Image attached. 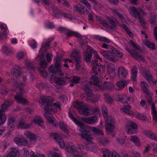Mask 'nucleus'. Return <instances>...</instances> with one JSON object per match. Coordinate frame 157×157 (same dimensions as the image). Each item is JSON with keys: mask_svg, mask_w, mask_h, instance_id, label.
I'll list each match as a JSON object with an SVG mask.
<instances>
[{"mask_svg": "<svg viewBox=\"0 0 157 157\" xmlns=\"http://www.w3.org/2000/svg\"><path fill=\"white\" fill-rule=\"evenodd\" d=\"M80 80V78L79 77L74 76L71 80V82L74 83H78Z\"/></svg>", "mask_w": 157, "mask_h": 157, "instance_id": "obj_63", "label": "nucleus"}, {"mask_svg": "<svg viewBox=\"0 0 157 157\" xmlns=\"http://www.w3.org/2000/svg\"><path fill=\"white\" fill-rule=\"evenodd\" d=\"M143 133L146 136L151 139L156 140L155 135L152 132L145 130L143 132Z\"/></svg>", "mask_w": 157, "mask_h": 157, "instance_id": "obj_41", "label": "nucleus"}, {"mask_svg": "<svg viewBox=\"0 0 157 157\" xmlns=\"http://www.w3.org/2000/svg\"><path fill=\"white\" fill-rule=\"evenodd\" d=\"M75 10L78 12L80 13L87 14L88 11L87 9L83 6L80 4H78L74 6Z\"/></svg>", "mask_w": 157, "mask_h": 157, "instance_id": "obj_21", "label": "nucleus"}, {"mask_svg": "<svg viewBox=\"0 0 157 157\" xmlns=\"http://www.w3.org/2000/svg\"><path fill=\"white\" fill-rule=\"evenodd\" d=\"M59 126L61 129L63 130L67 134L68 133V131L66 128V126L63 122L60 123L59 124Z\"/></svg>", "mask_w": 157, "mask_h": 157, "instance_id": "obj_61", "label": "nucleus"}, {"mask_svg": "<svg viewBox=\"0 0 157 157\" xmlns=\"http://www.w3.org/2000/svg\"><path fill=\"white\" fill-rule=\"evenodd\" d=\"M13 141L19 146L27 145L28 144L29 146V145L26 139L22 135H18L15 137Z\"/></svg>", "mask_w": 157, "mask_h": 157, "instance_id": "obj_13", "label": "nucleus"}, {"mask_svg": "<svg viewBox=\"0 0 157 157\" xmlns=\"http://www.w3.org/2000/svg\"><path fill=\"white\" fill-rule=\"evenodd\" d=\"M20 151L17 148H11L6 157H20Z\"/></svg>", "mask_w": 157, "mask_h": 157, "instance_id": "obj_17", "label": "nucleus"}, {"mask_svg": "<svg viewBox=\"0 0 157 157\" xmlns=\"http://www.w3.org/2000/svg\"><path fill=\"white\" fill-rule=\"evenodd\" d=\"M49 81L52 83L55 81L58 85H63L65 84L64 81L61 78L56 77L53 75L51 76V78H50Z\"/></svg>", "mask_w": 157, "mask_h": 157, "instance_id": "obj_26", "label": "nucleus"}, {"mask_svg": "<svg viewBox=\"0 0 157 157\" xmlns=\"http://www.w3.org/2000/svg\"><path fill=\"white\" fill-rule=\"evenodd\" d=\"M130 53L132 56L135 57L137 60L144 61L145 60L143 57L142 56L139 55L138 53L135 51L132 50L130 52Z\"/></svg>", "mask_w": 157, "mask_h": 157, "instance_id": "obj_34", "label": "nucleus"}, {"mask_svg": "<svg viewBox=\"0 0 157 157\" xmlns=\"http://www.w3.org/2000/svg\"><path fill=\"white\" fill-rule=\"evenodd\" d=\"M2 52L6 54H9L13 51L12 47L9 44H5L2 48L1 49Z\"/></svg>", "mask_w": 157, "mask_h": 157, "instance_id": "obj_27", "label": "nucleus"}, {"mask_svg": "<svg viewBox=\"0 0 157 157\" xmlns=\"http://www.w3.org/2000/svg\"><path fill=\"white\" fill-rule=\"evenodd\" d=\"M130 13L136 18H138L139 21L141 24H144L146 23L145 21L140 15V13L137 10L136 8L130 7L128 10Z\"/></svg>", "mask_w": 157, "mask_h": 157, "instance_id": "obj_12", "label": "nucleus"}, {"mask_svg": "<svg viewBox=\"0 0 157 157\" xmlns=\"http://www.w3.org/2000/svg\"><path fill=\"white\" fill-rule=\"evenodd\" d=\"M82 127H80L79 131L81 133V136L85 139L87 141H90L93 139V136L87 134L86 131L82 128Z\"/></svg>", "mask_w": 157, "mask_h": 157, "instance_id": "obj_18", "label": "nucleus"}, {"mask_svg": "<svg viewBox=\"0 0 157 157\" xmlns=\"http://www.w3.org/2000/svg\"><path fill=\"white\" fill-rule=\"evenodd\" d=\"M138 70L135 66H133L131 71L132 78L133 82L135 83H136V78L137 76Z\"/></svg>", "mask_w": 157, "mask_h": 157, "instance_id": "obj_32", "label": "nucleus"}, {"mask_svg": "<svg viewBox=\"0 0 157 157\" xmlns=\"http://www.w3.org/2000/svg\"><path fill=\"white\" fill-rule=\"evenodd\" d=\"M55 63V65H51L48 68V70L51 72L58 74L59 75L62 76L63 75V73L60 67L62 66L61 63L62 61V59L58 56L54 58L53 60Z\"/></svg>", "mask_w": 157, "mask_h": 157, "instance_id": "obj_7", "label": "nucleus"}, {"mask_svg": "<svg viewBox=\"0 0 157 157\" xmlns=\"http://www.w3.org/2000/svg\"><path fill=\"white\" fill-rule=\"evenodd\" d=\"M78 112L79 113L86 116L91 115L93 113L91 108L86 105L82 110L79 111Z\"/></svg>", "mask_w": 157, "mask_h": 157, "instance_id": "obj_19", "label": "nucleus"}, {"mask_svg": "<svg viewBox=\"0 0 157 157\" xmlns=\"http://www.w3.org/2000/svg\"><path fill=\"white\" fill-rule=\"evenodd\" d=\"M118 98L119 101L123 103L126 104L128 103L127 96L124 95L122 97H119Z\"/></svg>", "mask_w": 157, "mask_h": 157, "instance_id": "obj_56", "label": "nucleus"}, {"mask_svg": "<svg viewBox=\"0 0 157 157\" xmlns=\"http://www.w3.org/2000/svg\"><path fill=\"white\" fill-rule=\"evenodd\" d=\"M145 45L149 48L152 49H155V45L152 43L150 42L148 40H146L144 42Z\"/></svg>", "mask_w": 157, "mask_h": 157, "instance_id": "obj_52", "label": "nucleus"}, {"mask_svg": "<svg viewBox=\"0 0 157 157\" xmlns=\"http://www.w3.org/2000/svg\"><path fill=\"white\" fill-rule=\"evenodd\" d=\"M49 48V44L48 43H43L42 46L39 51V55L36 57V58L37 60H40L39 65L40 68L44 69L47 67V63L46 60L43 59L44 56V53Z\"/></svg>", "mask_w": 157, "mask_h": 157, "instance_id": "obj_5", "label": "nucleus"}, {"mask_svg": "<svg viewBox=\"0 0 157 157\" xmlns=\"http://www.w3.org/2000/svg\"><path fill=\"white\" fill-rule=\"evenodd\" d=\"M114 86L113 84L106 82L104 84H101V85H99V88H98V90H103L105 89H107L109 90H111L114 88Z\"/></svg>", "mask_w": 157, "mask_h": 157, "instance_id": "obj_22", "label": "nucleus"}, {"mask_svg": "<svg viewBox=\"0 0 157 157\" xmlns=\"http://www.w3.org/2000/svg\"><path fill=\"white\" fill-rule=\"evenodd\" d=\"M96 19L100 24H102L105 27L110 28L112 29L114 28L116 25L115 22L112 18L109 17H107V19L108 21V23L101 17L97 16H96Z\"/></svg>", "mask_w": 157, "mask_h": 157, "instance_id": "obj_8", "label": "nucleus"}, {"mask_svg": "<svg viewBox=\"0 0 157 157\" xmlns=\"http://www.w3.org/2000/svg\"><path fill=\"white\" fill-rule=\"evenodd\" d=\"M0 28L1 30H4L3 33L5 34H7L9 33V31L7 29V25L4 23L0 22Z\"/></svg>", "mask_w": 157, "mask_h": 157, "instance_id": "obj_49", "label": "nucleus"}, {"mask_svg": "<svg viewBox=\"0 0 157 157\" xmlns=\"http://www.w3.org/2000/svg\"><path fill=\"white\" fill-rule=\"evenodd\" d=\"M24 135L29 139L33 140H35L37 138L36 135L28 131L25 132Z\"/></svg>", "mask_w": 157, "mask_h": 157, "instance_id": "obj_43", "label": "nucleus"}, {"mask_svg": "<svg viewBox=\"0 0 157 157\" xmlns=\"http://www.w3.org/2000/svg\"><path fill=\"white\" fill-rule=\"evenodd\" d=\"M68 115L70 118L74 121L76 124L78 125L80 127H82L83 125V123L75 118L71 113H69Z\"/></svg>", "mask_w": 157, "mask_h": 157, "instance_id": "obj_39", "label": "nucleus"}, {"mask_svg": "<svg viewBox=\"0 0 157 157\" xmlns=\"http://www.w3.org/2000/svg\"><path fill=\"white\" fill-rule=\"evenodd\" d=\"M95 38L96 40H100L108 43H109L111 41L109 39L106 37H102L99 36H96L95 37Z\"/></svg>", "mask_w": 157, "mask_h": 157, "instance_id": "obj_53", "label": "nucleus"}, {"mask_svg": "<svg viewBox=\"0 0 157 157\" xmlns=\"http://www.w3.org/2000/svg\"><path fill=\"white\" fill-rule=\"evenodd\" d=\"M16 121L13 118H10L8 120V128H11V130H13V127L16 124Z\"/></svg>", "mask_w": 157, "mask_h": 157, "instance_id": "obj_37", "label": "nucleus"}, {"mask_svg": "<svg viewBox=\"0 0 157 157\" xmlns=\"http://www.w3.org/2000/svg\"><path fill=\"white\" fill-rule=\"evenodd\" d=\"M78 147L80 151L77 150L75 146L72 143L70 144L67 147V151L71 154L72 157H81L84 155L82 153V150L84 148V146L82 145H79Z\"/></svg>", "mask_w": 157, "mask_h": 157, "instance_id": "obj_6", "label": "nucleus"}, {"mask_svg": "<svg viewBox=\"0 0 157 157\" xmlns=\"http://www.w3.org/2000/svg\"><path fill=\"white\" fill-rule=\"evenodd\" d=\"M86 130L89 132H92L94 134L103 136L104 133L101 129L95 127H87Z\"/></svg>", "mask_w": 157, "mask_h": 157, "instance_id": "obj_20", "label": "nucleus"}, {"mask_svg": "<svg viewBox=\"0 0 157 157\" xmlns=\"http://www.w3.org/2000/svg\"><path fill=\"white\" fill-rule=\"evenodd\" d=\"M90 83L94 85H97L98 88H99V85H101V83H100L99 79L96 76H92L90 79Z\"/></svg>", "mask_w": 157, "mask_h": 157, "instance_id": "obj_33", "label": "nucleus"}, {"mask_svg": "<svg viewBox=\"0 0 157 157\" xmlns=\"http://www.w3.org/2000/svg\"><path fill=\"white\" fill-rule=\"evenodd\" d=\"M21 152L24 156L27 157L29 155V152L26 148H24L21 151Z\"/></svg>", "mask_w": 157, "mask_h": 157, "instance_id": "obj_64", "label": "nucleus"}, {"mask_svg": "<svg viewBox=\"0 0 157 157\" xmlns=\"http://www.w3.org/2000/svg\"><path fill=\"white\" fill-rule=\"evenodd\" d=\"M46 26L49 29H53L54 28V25L52 22L47 21L45 23Z\"/></svg>", "mask_w": 157, "mask_h": 157, "instance_id": "obj_57", "label": "nucleus"}, {"mask_svg": "<svg viewBox=\"0 0 157 157\" xmlns=\"http://www.w3.org/2000/svg\"><path fill=\"white\" fill-rule=\"evenodd\" d=\"M99 141L100 143L103 145H106L109 142V141L107 138L105 137H102L99 140Z\"/></svg>", "mask_w": 157, "mask_h": 157, "instance_id": "obj_55", "label": "nucleus"}, {"mask_svg": "<svg viewBox=\"0 0 157 157\" xmlns=\"http://www.w3.org/2000/svg\"><path fill=\"white\" fill-rule=\"evenodd\" d=\"M85 105L83 102L77 101L73 104L74 107L79 111L82 110Z\"/></svg>", "mask_w": 157, "mask_h": 157, "instance_id": "obj_35", "label": "nucleus"}, {"mask_svg": "<svg viewBox=\"0 0 157 157\" xmlns=\"http://www.w3.org/2000/svg\"><path fill=\"white\" fill-rule=\"evenodd\" d=\"M70 57L75 61L76 63V68L79 70L80 68L79 63L80 62L81 56L78 52L75 50L70 55Z\"/></svg>", "mask_w": 157, "mask_h": 157, "instance_id": "obj_14", "label": "nucleus"}, {"mask_svg": "<svg viewBox=\"0 0 157 157\" xmlns=\"http://www.w3.org/2000/svg\"><path fill=\"white\" fill-rule=\"evenodd\" d=\"M52 8L55 17L57 18H61L62 15L59 10L56 7L55 5H52Z\"/></svg>", "mask_w": 157, "mask_h": 157, "instance_id": "obj_30", "label": "nucleus"}, {"mask_svg": "<svg viewBox=\"0 0 157 157\" xmlns=\"http://www.w3.org/2000/svg\"><path fill=\"white\" fill-rule=\"evenodd\" d=\"M131 107L129 105L125 106L123 108L121 109V110L127 114L131 116L133 114V112L130 110Z\"/></svg>", "mask_w": 157, "mask_h": 157, "instance_id": "obj_36", "label": "nucleus"}, {"mask_svg": "<svg viewBox=\"0 0 157 157\" xmlns=\"http://www.w3.org/2000/svg\"><path fill=\"white\" fill-rule=\"evenodd\" d=\"M66 32V35L67 36H74L78 37H81V35L78 32L67 30Z\"/></svg>", "mask_w": 157, "mask_h": 157, "instance_id": "obj_42", "label": "nucleus"}, {"mask_svg": "<svg viewBox=\"0 0 157 157\" xmlns=\"http://www.w3.org/2000/svg\"><path fill=\"white\" fill-rule=\"evenodd\" d=\"M11 103V102L8 101H6L2 105V108L0 110V113H2L6 110L8 107L10 106Z\"/></svg>", "mask_w": 157, "mask_h": 157, "instance_id": "obj_40", "label": "nucleus"}, {"mask_svg": "<svg viewBox=\"0 0 157 157\" xmlns=\"http://www.w3.org/2000/svg\"><path fill=\"white\" fill-rule=\"evenodd\" d=\"M142 76L148 81L152 80V76L148 71H144L141 72Z\"/></svg>", "mask_w": 157, "mask_h": 157, "instance_id": "obj_29", "label": "nucleus"}, {"mask_svg": "<svg viewBox=\"0 0 157 157\" xmlns=\"http://www.w3.org/2000/svg\"><path fill=\"white\" fill-rule=\"evenodd\" d=\"M113 12L116 16H118L121 20L122 23V24L121 25V27L126 31L127 33L130 36L132 37L133 36V34L130 31L129 29L127 27L126 25L127 23L124 19V17L115 10H113Z\"/></svg>", "mask_w": 157, "mask_h": 157, "instance_id": "obj_9", "label": "nucleus"}, {"mask_svg": "<svg viewBox=\"0 0 157 157\" xmlns=\"http://www.w3.org/2000/svg\"><path fill=\"white\" fill-rule=\"evenodd\" d=\"M11 72L13 76L15 77L20 76L21 73V70L17 68H13Z\"/></svg>", "mask_w": 157, "mask_h": 157, "instance_id": "obj_46", "label": "nucleus"}, {"mask_svg": "<svg viewBox=\"0 0 157 157\" xmlns=\"http://www.w3.org/2000/svg\"><path fill=\"white\" fill-rule=\"evenodd\" d=\"M82 86L83 89L86 93L87 95L90 98H93V100L94 102H97L99 100V96H94L92 91L90 90L87 86L85 85L84 83L82 84Z\"/></svg>", "mask_w": 157, "mask_h": 157, "instance_id": "obj_15", "label": "nucleus"}, {"mask_svg": "<svg viewBox=\"0 0 157 157\" xmlns=\"http://www.w3.org/2000/svg\"><path fill=\"white\" fill-rule=\"evenodd\" d=\"M130 140L137 147L141 146L140 141L138 137L136 136H132L130 137Z\"/></svg>", "mask_w": 157, "mask_h": 157, "instance_id": "obj_38", "label": "nucleus"}, {"mask_svg": "<svg viewBox=\"0 0 157 157\" xmlns=\"http://www.w3.org/2000/svg\"><path fill=\"white\" fill-rule=\"evenodd\" d=\"M53 98L51 97L42 96L40 97L39 102L41 106L46 104L44 107L45 113L44 114V117L49 123L55 124V118L52 115L60 108V105L59 102L50 104L53 101Z\"/></svg>", "mask_w": 157, "mask_h": 157, "instance_id": "obj_1", "label": "nucleus"}, {"mask_svg": "<svg viewBox=\"0 0 157 157\" xmlns=\"http://www.w3.org/2000/svg\"><path fill=\"white\" fill-rule=\"evenodd\" d=\"M6 121L5 116L2 113H0V125L3 124Z\"/></svg>", "mask_w": 157, "mask_h": 157, "instance_id": "obj_59", "label": "nucleus"}, {"mask_svg": "<svg viewBox=\"0 0 157 157\" xmlns=\"http://www.w3.org/2000/svg\"><path fill=\"white\" fill-rule=\"evenodd\" d=\"M24 66L23 67L24 70L22 74V82H19L16 81L13 82V83L15 87H17L21 92L25 91L24 87L25 86L27 80V76H29L30 78L33 79L34 77L31 72V71L34 70V67L32 65L30 60L28 59L24 60Z\"/></svg>", "mask_w": 157, "mask_h": 157, "instance_id": "obj_2", "label": "nucleus"}, {"mask_svg": "<svg viewBox=\"0 0 157 157\" xmlns=\"http://www.w3.org/2000/svg\"><path fill=\"white\" fill-rule=\"evenodd\" d=\"M89 52H91L92 54V53H94V56L97 59L101 61L102 60V59L99 57L96 51L92 49L89 48Z\"/></svg>", "mask_w": 157, "mask_h": 157, "instance_id": "obj_62", "label": "nucleus"}, {"mask_svg": "<svg viewBox=\"0 0 157 157\" xmlns=\"http://www.w3.org/2000/svg\"><path fill=\"white\" fill-rule=\"evenodd\" d=\"M100 67L98 65H96L92 68L93 71L96 74H99L98 73L100 72Z\"/></svg>", "mask_w": 157, "mask_h": 157, "instance_id": "obj_60", "label": "nucleus"}, {"mask_svg": "<svg viewBox=\"0 0 157 157\" xmlns=\"http://www.w3.org/2000/svg\"><path fill=\"white\" fill-rule=\"evenodd\" d=\"M127 71L123 67H120L118 68V75L120 78H125L128 75Z\"/></svg>", "mask_w": 157, "mask_h": 157, "instance_id": "obj_28", "label": "nucleus"}, {"mask_svg": "<svg viewBox=\"0 0 157 157\" xmlns=\"http://www.w3.org/2000/svg\"><path fill=\"white\" fill-rule=\"evenodd\" d=\"M15 99L18 102L23 104H26L28 102L27 100L23 97L21 93H17L15 96Z\"/></svg>", "mask_w": 157, "mask_h": 157, "instance_id": "obj_25", "label": "nucleus"}, {"mask_svg": "<svg viewBox=\"0 0 157 157\" xmlns=\"http://www.w3.org/2000/svg\"><path fill=\"white\" fill-rule=\"evenodd\" d=\"M25 52L20 51L18 52L16 54V58L18 60L22 59L26 56Z\"/></svg>", "mask_w": 157, "mask_h": 157, "instance_id": "obj_47", "label": "nucleus"}, {"mask_svg": "<svg viewBox=\"0 0 157 157\" xmlns=\"http://www.w3.org/2000/svg\"><path fill=\"white\" fill-rule=\"evenodd\" d=\"M17 127L18 128L27 129L30 128L29 124H27L25 122V120L22 118L19 119L18 121Z\"/></svg>", "mask_w": 157, "mask_h": 157, "instance_id": "obj_24", "label": "nucleus"}, {"mask_svg": "<svg viewBox=\"0 0 157 157\" xmlns=\"http://www.w3.org/2000/svg\"><path fill=\"white\" fill-rule=\"evenodd\" d=\"M44 124L43 121L40 116H35L30 118L29 124L31 128L36 124H38L40 127H43Z\"/></svg>", "mask_w": 157, "mask_h": 157, "instance_id": "obj_11", "label": "nucleus"}, {"mask_svg": "<svg viewBox=\"0 0 157 157\" xmlns=\"http://www.w3.org/2000/svg\"><path fill=\"white\" fill-rule=\"evenodd\" d=\"M131 116L141 120H143L144 118V116L142 114L137 112H135L134 113H133V114L131 115Z\"/></svg>", "mask_w": 157, "mask_h": 157, "instance_id": "obj_54", "label": "nucleus"}, {"mask_svg": "<svg viewBox=\"0 0 157 157\" xmlns=\"http://www.w3.org/2000/svg\"><path fill=\"white\" fill-rule=\"evenodd\" d=\"M82 120L89 124H91L94 123L97 120V117L95 116L91 117H81Z\"/></svg>", "mask_w": 157, "mask_h": 157, "instance_id": "obj_23", "label": "nucleus"}, {"mask_svg": "<svg viewBox=\"0 0 157 157\" xmlns=\"http://www.w3.org/2000/svg\"><path fill=\"white\" fill-rule=\"evenodd\" d=\"M125 129L128 134H135L137 132V126L134 121H130L126 126Z\"/></svg>", "mask_w": 157, "mask_h": 157, "instance_id": "obj_10", "label": "nucleus"}, {"mask_svg": "<svg viewBox=\"0 0 157 157\" xmlns=\"http://www.w3.org/2000/svg\"><path fill=\"white\" fill-rule=\"evenodd\" d=\"M80 2L84 4L88 10H90L91 9V5L86 0H80Z\"/></svg>", "mask_w": 157, "mask_h": 157, "instance_id": "obj_58", "label": "nucleus"}, {"mask_svg": "<svg viewBox=\"0 0 157 157\" xmlns=\"http://www.w3.org/2000/svg\"><path fill=\"white\" fill-rule=\"evenodd\" d=\"M87 51L84 53L86 61L87 63L89 62L90 61V59L92 56V54L91 52H89L90 47L87 46Z\"/></svg>", "mask_w": 157, "mask_h": 157, "instance_id": "obj_31", "label": "nucleus"}, {"mask_svg": "<svg viewBox=\"0 0 157 157\" xmlns=\"http://www.w3.org/2000/svg\"><path fill=\"white\" fill-rule=\"evenodd\" d=\"M102 112L105 121V126L106 132L110 134L113 132L114 129V120L111 115L107 114V110L105 105L102 107Z\"/></svg>", "mask_w": 157, "mask_h": 157, "instance_id": "obj_4", "label": "nucleus"}, {"mask_svg": "<svg viewBox=\"0 0 157 157\" xmlns=\"http://www.w3.org/2000/svg\"><path fill=\"white\" fill-rule=\"evenodd\" d=\"M126 85V83L124 81H119L117 83V85L119 87L118 90L123 88Z\"/></svg>", "mask_w": 157, "mask_h": 157, "instance_id": "obj_51", "label": "nucleus"}, {"mask_svg": "<svg viewBox=\"0 0 157 157\" xmlns=\"http://www.w3.org/2000/svg\"><path fill=\"white\" fill-rule=\"evenodd\" d=\"M107 71L108 73L112 76H114L115 75V69L112 67V65H108L107 67Z\"/></svg>", "mask_w": 157, "mask_h": 157, "instance_id": "obj_48", "label": "nucleus"}, {"mask_svg": "<svg viewBox=\"0 0 157 157\" xmlns=\"http://www.w3.org/2000/svg\"><path fill=\"white\" fill-rule=\"evenodd\" d=\"M151 110L153 120L155 122H156L157 121V112L154 104H153L152 105Z\"/></svg>", "mask_w": 157, "mask_h": 157, "instance_id": "obj_44", "label": "nucleus"}, {"mask_svg": "<svg viewBox=\"0 0 157 157\" xmlns=\"http://www.w3.org/2000/svg\"><path fill=\"white\" fill-rule=\"evenodd\" d=\"M51 136L58 143L61 148H63L65 147V143L62 139L64 137L63 135L61 136L57 133H53L51 134Z\"/></svg>", "mask_w": 157, "mask_h": 157, "instance_id": "obj_16", "label": "nucleus"}, {"mask_svg": "<svg viewBox=\"0 0 157 157\" xmlns=\"http://www.w3.org/2000/svg\"><path fill=\"white\" fill-rule=\"evenodd\" d=\"M140 86L144 92L146 93H148L149 86L146 82L144 81L141 82L140 83Z\"/></svg>", "mask_w": 157, "mask_h": 157, "instance_id": "obj_45", "label": "nucleus"}, {"mask_svg": "<svg viewBox=\"0 0 157 157\" xmlns=\"http://www.w3.org/2000/svg\"><path fill=\"white\" fill-rule=\"evenodd\" d=\"M105 48H111L109 50L105 51L101 50L100 51V53L105 58L112 61L116 62L117 59L115 56H117L122 58L123 56L122 53L119 51L117 50L112 46H108V44L105 43H103L102 47Z\"/></svg>", "mask_w": 157, "mask_h": 157, "instance_id": "obj_3", "label": "nucleus"}, {"mask_svg": "<svg viewBox=\"0 0 157 157\" xmlns=\"http://www.w3.org/2000/svg\"><path fill=\"white\" fill-rule=\"evenodd\" d=\"M39 70L40 72L41 75L44 78H48L49 80H50L51 77H50L48 75V73L46 71L42 70L40 68H39Z\"/></svg>", "mask_w": 157, "mask_h": 157, "instance_id": "obj_50", "label": "nucleus"}]
</instances>
